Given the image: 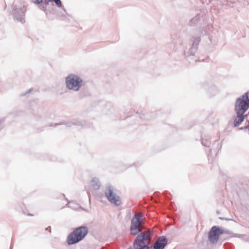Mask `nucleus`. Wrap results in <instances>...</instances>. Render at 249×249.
I'll return each instance as SVG.
<instances>
[{
    "instance_id": "nucleus-13",
    "label": "nucleus",
    "mask_w": 249,
    "mask_h": 249,
    "mask_svg": "<svg viewBox=\"0 0 249 249\" xmlns=\"http://www.w3.org/2000/svg\"><path fill=\"white\" fill-rule=\"evenodd\" d=\"M236 114L237 117L235 118L234 121V125L235 127L239 126L244 121L245 117L246 116V115H244V114L241 115L238 114Z\"/></svg>"
},
{
    "instance_id": "nucleus-2",
    "label": "nucleus",
    "mask_w": 249,
    "mask_h": 249,
    "mask_svg": "<svg viewBox=\"0 0 249 249\" xmlns=\"http://www.w3.org/2000/svg\"><path fill=\"white\" fill-rule=\"evenodd\" d=\"M89 232V228L86 226H81L76 228L68 236L67 242L69 245L76 244L83 240Z\"/></svg>"
},
{
    "instance_id": "nucleus-3",
    "label": "nucleus",
    "mask_w": 249,
    "mask_h": 249,
    "mask_svg": "<svg viewBox=\"0 0 249 249\" xmlns=\"http://www.w3.org/2000/svg\"><path fill=\"white\" fill-rule=\"evenodd\" d=\"M66 87L71 91H78L83 85L82 78L79 75L71 73L65 78Z\"/></svg>"
},
{
    "instance_id": "nucleus-16",
    "label": "nucleus",
    "mask_w": 249,
    "mask_h": 249,
    "mask_svg": "<svg viewBox=\"0 0 249 249\" xmlns=\"http://www.w3.org/2000/svg\"><path fill=\"white\" fill-rule=\"evenodd\" d=\"M216 231L218 232V234L219 236H220L221 234H222L223 233H228L229 231L227 230H225L223 228H220L218 226H216Z\"/></svg>"
},
{
    "instance_id": "nucleus-7",
    "label": "nucleus",
    "mask_w": 249,
    "mask_h": 249,
    "mask_svg": "<svg viewBox=\"0 0 249 249\" xmlns=\"http://www.w3.org/2000/svg\"><path fill=\"white\" fill-rule=\"evenodd\" d=\"M203 35L202 32L199 31L196 37H192L191 39L192 46L188 52L185 53V54L187 56L194 55L195 54L197 51L198 45L201 40V36Z\"/></svg>"
},
{
    "instance_id": "nucleus-1",
    "label": "nucleus",
    "mask_w": 249,
    "mask_h": 249,
    "mask_svg": "<svg viewBox=\"0 0 249 249\" xmlns=\"http://www.w3.org/2000/svg\"><path fill=\"white\" fill-rule=\"evenodd\" d=\"M152 236V232L150 230L140 233L135 239L133 247L128 249H150L152 247L150 242Z\"/></svg>"
},
{
    "instance_id": "nucleus-10",
    "label": "nucleus",
    "mask_w": 249,
    "mask_h": 249,
    "mask_svg": "<svg viewBox=\"0 0 249 249\" xmlns=\"http://www.w3.org/2000/svg\"><path fill=\"white\" fill-rule=\"evenodd\" d=\"M50 0H43V4L41 6V7H40V9L46 12V14H48V13H50L51 14H54V8L53 7V4H52V7L51 8V9H47V7L48 5H49Z\"/></svg>"
},
{
    "instance_id": "nucleus-6",
    "label": "nucleus",
    "mask_w": 249,
    "mask_h": 249,
    "mask_svg": "<svg viewBox=\"0 0 249 249\" xmlns=\"http://www.w3.org/2000/svg\"><path fill=\"white\" fill-rule=\"evenodd\" d=\"M143 223L141 220L140 216L135 214L133 217L130 226V232L132 235H136L142 231V227Z\"/></svg>"
},
{
    "instance_id": "nucleus-19",
    "label": "nucleus",
    "mask_w": 249,
    "mask_h": 249,
    "mask_svg": "<svg viewBox=\"0 0 249 249\" xmlns=\"http://www.w3.org/2000/svg\"><path fill=\"white\" fill-rule=\"evenodd\" d=\"M238 0H227L226 5L229 7H232V5L231 4H233Z\"/></svg>"
},
{
    "instance_id": "nucleus-14",
    "label": "nucleus",
    "mask_w": 249,
    "mask_h": 249,
    "mask_svg": "<svg viewBox=\"0 0 249 249\" xmlns=\"http://www.w3.org/2000/svg\"><path fill=\"white\" fill-rule=\"evenodd\" d=\"M85 123L84 121H73L67 122L66 125L68 127H72L73 125H79L83 126L85 125Z\"/></svg>"
},
{
    "instance_id": "nucleus-18",
    "label": "nucleus",
    "mask_w": 249,
    "mask_h": 249,
    "mask_svg": "<svg viewBox=\"0 0 249 249\" xmlns=\"http://www.w3.org/2000/svg\"><path fill=\"white\" fill-rule=\"evenodd\" d=\"M199 20V18L198 16L195 17L193 18H192L190 21H189V24L190 25L193 26L196 24V22H198V21Z\"/></svg>"
},
{
    "instance_id": "nucleus-12",
    "label": "nucleus",
    "mask_w": 249,
    "mask_h": 249,
    "mask_svg": "<svg viewBox=\"0 0 249 249\" xmlns=\"http://www.w3.org/2000/svg\"><path fill=\"white\" fill-rule=\"evenodd\" d=\"M90 185L93 189L97 190L101 187V183L98 178H94L91 180Z\"/></svg>"
},
{
    "instance_id": "nucleus-17",
    "label": "nucleus",
    "mask_w": 249,
    "mask_h": 249,
    "mask_svg": "<svg viewBox=\"0 0 249 249\" xmlns=\"http://www.w3.org/2000/svg\"><path fill=\"white\" fill-rule=\"evenodd\" d=\"M50 2H54L55 5L58 7L64 9L61 0H49Z\"/></svg>"
},
{
    "instance_id": "nucleus-4",
    "label": "nucleus",
    "mask_w": 249,
    "mask_h": 249,
    "mask_svg": "<svg viewBox=\"0 0 249 249\" xmlns=\"http://www.w3.org/2000/svg\"><path fill=\"white\" fill-rule=\"evenodd\" d=\"M249 108V98L247 92L237 99L235 103V111L236 114L243 115Z\"/></svg>"
},
{
    "instance_id": "nucleus-21",
    "label": "nucleus",
    "mask_w": 249,
    "mask_h": 249,
    "mask_svg": "<svg viewBox=\"0 0 249 249\" xmlns=\"http://www.w3.org/2000/svg\"><path fill=\"white\" fill-rule=\"evenodd\" d=\"M246 128L249 129V120H247L246 123Z\"/></svg>"
},
{
    "instance_id": "nucleus-20",
    "label": "nucleus",
    "mask_w": 249,
    "mask_h": 249,
    "mask_svg": "<svg viewBox=\"0 0 249 249\" xmlns=\"http://www.w3.org/2000/svg\"><path fill=\"white\" fill-rule=\"evenodd\" d=\"M32 2L36 4H39L43 2V0H34Z\"/></svg>"
},
{
    "instance_id": "nucleus-22",
    "label": "nucleus",
    "mask_w": 249,
    "mask_h": 249,
    "mask_svg": "<svg viewBox=\"0 0 249 249\" xmlns=\"http://www.w3.org/2000/svg\"><path fill=\"white\" fill-rule=\"evenodd\" d=\"M219 219H220L221 220H227V221L232 220V219H231L224 218V217H219Z\"/></svg>"
},
{
    "instance_id": "nucleus-15",
    "label": "nucleus",
    "mask_w": 249,
    "mask_h": 249,
    "mask_svg": "<svg viewBox=\"0 0 249 249\" xmlns=\"http://www.w3.org/2000/svg\"><path fill=\"white\" fill-rule=\"evenodd\" d=\"M201 144L205 146L209 147L210 145V139L208 137H202L201 140Z\"/></svg>"
},
{
    "instance_id": "nucleus-9",
    "label": "nucleus",
    "mask_w": 249,
    "mask_h": 249,
    "mask_svg": "<svg viewBox=\"0 0 249 249\" xmlns=\"http://www.w3.org/2000/svg\"><path fill=\"white\" fill-rule=\"evenodd\" d=\"M168 239L164 236H160L153 245L154 249H163L167 244Z\"/></svg>"
},
{
    "instance_id": "nucleus-8",
    "label": "nucleus",
    "mask_w": 249,
    "mask_h": 249,
    "mask_svg": "<svg viewBox=\"0 0 249 249\" xmlns=\"http://www.w3.org/2000/svg\"><path fill=\"white\" fill-rule=\"evenodd\" d=\"M219 235L216 231V226H213L208 233V239L211 243L214 244L219 240Z\"/></svg>"
},
{
    "instance_id": "nucleus-11",
    "label": "nucleus",
    "mask_w": 249,
    "mask_h": 249,
    "mask_svg": "<svg viewBox=\"0 0 249 249\" xmlns=\"http://www.w3.org/2000/svg\"><path fill=\"white\" fill-rule=\"evenodd\" d=\"M61 196H63L67 201L68 203L66 205V207L71 208L74 210H77L78 209L79 206L77 203H75L73 201H69L67 198L65 197L64 194H62Z\"/></svg>"
},
{
    "instance_id": "nucleus-5",
    "label": "nucleus",
    "mask_w": 249,
    "mask_h": 249,
    "mask_svg": "<svg viewBox=\"0 0 249 249\" xmlns=\"http://www.w3.org/2000/svg\"><path fill=\"white\" fill-rule=\"evenodd\" d=\"M105 196L108 201L116 206H118L121 204V198L119 195L115 192L114 187L107 185L104 190Z\"/></svg>"
},
{
    "instance_id": "nucleus-23",
    "label": "nucleus",
    "mask_w": 249,
    "mask_h": 249,
    "mask_svg": "<svg viewBox=\"0 0 249 249\" xmlns=\"http://www.w3.org/2000/svg\"><path fill=\"white\" fill-rule=\"evenodd\" d=\"M45 230L46 231H49V232L51 231V227L50 226H49L48 227L46 228Z\"/></svg>"
}]
</instances>
